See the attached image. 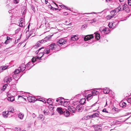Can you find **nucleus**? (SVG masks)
<instances>
[{
    "label": "nucleus",
    "mask_w": 131,
    "mask_h": 131,
    "mask_svg": "<svg viewBox=\"0 0 131 131\" xmlns=\"http://www.w3.org/2000/svg\"><path fill=\"white\" fill-rule=\"evenodd\" d=\"M100 31L102 33L105 34H107L110 32L109 29L108 28H100Z\"/></svg>",
    "instance_id": "obj_1"
},
{
    "label": "nucleus",
    "mask_w": 131,
    "mask_h": 131,
    "mask_svg": "<svg viewBox=\"0 0 131 131\" xmlns=\"http://www.w3.org/2000/svg\"><path fill=\"white\" fill-rule=\"evenodd\" d=\"M67 43V41L62 39H61L59 40L57 43V44L59 46H61L62 45Z\"/></svg>",
    "instance_id": "obj_2"
},
{
    "label": "nucleus",
    "mask_w": 131,
    "mask_h": 131,
    "mask_svg": "<svg viewBox=\"0 0 131 131\" xmlns=\"http://www.w3.org/2000/svg\"><path fill=\"white\" fill-rule=\"evenodd\" d=\"M124 10L127 12H129L130 11V9L128 7L127 5L125 4L123 5V6H121V10Z\"/></svg>",
    "instance_id": "obj_3"
},
{
    "label": "nucleus",
    "mask_w": 131,
    "mask_h": 131,
    "mask_svg": "<svg viewBox=\"0 0 131 131\" xmlns=\"http://www.w3.org/2000/svg\"><path fill=\"white\" fill-rule=\"evenodd\" d=\"M9 112L8 111L3 112V117L5 118H7L8 117H10L12 116V114L10 115V114Z\"/></svg>",
    "instance_id": "obj_4"
},
{
    "label": "nucleus",
    "mask_w": 131,
    "mask_h": 131,
    "mask_svg": "<svg viewBox=\"0 0 131 131\" xmlns=\"http://www.w3.org/2000/svg\"><path fill=\"white\" fill-rule=\"evenodd\" d=\"M12 80V78L10 76H7L5 77L4 79V82L7 83H9Z\"/></svg>",
    "instance_id": "obj_5"
},
{
    "label": "nucleus",
    "mask_w": 131,
    "mask_h": 131,
    "mask_svg": "<svg viewBox=\"0 0 131 131\" xmlns=\"http://www.w3.org/2000/svg\"><path fill=\"white\" fill-rule=\"evenodd\" d=\"M27 100L30 102H34L36 99L35 97L32 96H29L27 97Z\"/></svg>",
    "instance_id": "obj_6"
},
{
    "label": "nucleus",
    "mask_w": 131,
    "mask_h": 131,
    "mask_svg": "<svg viewBox=\"0 0 131 131\" xmlns=\"http://www.w3.org/2000/svg\"><path fill=\"white\" fill-rule=\"evenodd\" d=\"M94 38L93 35H88L85 36L84 38V40L85 41H87Z\"/></svg>",
    "instance_id": "obj_7"
},
{
    "label": "nucleus",
    "mask_w": 131,
    "mask_h": 131,
    "mask_svg": "<svg viewBox=\"0 0 131 131\" xmlns=\"http://www.w3.org/2000/svg\"><path fill=\"white\" fill-rule=\"evenodd\" d=\"M95 131H102V127L100 125H96L94 126Z\"/></svg>",
    "instance_id": "obj_8"
},
{
    "label": "nucleus",
    "mask_w": 131,
    "mask_h": 131,
    "mask_svg": "<svg viewBox=\"0 0 131 131\" xmlns=\"http://www.w3.org/2000/svg\"><path fill=\"white\" fill-rule=\"evenodd\" d=\"M76 110L79 112H81L83 110V107L81 105H79L76 107Z\"/></svg>",
    "instance_id": "obj_9"
},
{
    "label": "nucleus",
    "mask_w": 131,
    "mask_h": 131,
    "mask_svg": "<svg viewBox=\"0 0 131 131\" xmlns=\"http://www.w3.org/2000/svg\"><path fill=\"white\" fill-rule=\"evenodd\" d=\"M68 109L72 113H74L75 110V109L73 106H69L68 107Z\"/></svg>",
    "instance_id": "obj_10"
},
{
    "label": "nucleus",
    "mask_w": 131,
    "mask_h": 131,
    "mask_svg": "<svg viewBox=\"0 0 131 131\" xmlns=\"http://www.w3.org/2000/svg\"><path fill=\"white\" fill-rule=\"evenodd\" d=\"M78 38V35H73L72 36L71 38V40L75 41L77 40Z\"/></svg>",
    "instance_id": "obj_11"
},
{
    "label": "nucleus",
    "mask_w": 131,
    "mask_h": 131,
    "mask_svg": "<svg viewBox=\"0 0 131 131\" xmlns=\"http://www.w3.org/2000/svg\"><path fill=\"white\" fill-rule=\"evenodd\" d=\"M44 54V53H43V52H40L38 54L37 56L36 57L37 58V59H41V58L42 56Z\"/></svg>",
    "instance_id": "obj_12"
},
{
    "label": "nucleus",
    "mask_w": 131,
    "mask_h": 131,
    "mask_svg": "<svg viewBox=\"0 0 131 131\" xmlns=\"http://www.w3.org/2000/svg\"><path fill=\"white\" fill-rule=\"evenodd\" d=\"M56 45L54 43H52L50 45L49 48L51 50H54L57 47Z\"/></svg>",
    "instance_id": "obj_13"
},
{
    "label": "nucleus",
    "mask_w": 131,
    "mask_h": 131,
    "mask_svg": "<svg viewBox=\"0 0 131 131\" xmlns=\"http://www.w3.org/2000/svg\"><path fill=\"white\" fill-rule=\"evenodd\" d=\"M31 63H32V62L30 61L26 66V67L27 70H29L32 68L31 67V65L32 64Z\"/></svg>",
    "instance_id": "obj_14"
},
{
    "label": "nucleus",
    "mask_w": 131,
    "mask_h": 131,
    "mask_svg": "<svg viewBox=\"0 0 131 131\" xmlns=\"http://www.w3.org/2000/svg\"><path fill=\"white\" fill-rule=\"evenodd\" d=\"M100 114V112H98L92 114L91 115L92 117V118H95L96 117H99V116Z\"/></svg>",
    "instance_id": "obj_15"
},
{
    "label": "nucleus",
    "mask_w": 131,
    "mask_h": 131,
    "mask_svg": "<svg viewBox=\"0 0 131 131\" xmlns=\"http://www.w3.org/2000/svg\"><path fill=\"white\" fill-rule=\"evenodd\" d=\"M20 70L23 72L25 69L26 68V65L24 64H21L19 68Z\"/></svg>",
    "instance_id": "obj_16"
},
{
    "label": "nucleus",
    "mask_w": 131,
    "mask_h": 131,
    "mask_svg": "<svg viewBox=\"0 0 131 131\" xmlns=\"http://www.w3.org/2000/svg\"><path fill=\"white\" fill-rule=\"evenodd\" d=\"M38 118L39 120L43 121L44 120L45 117L43 115L40 114L39 115Z\"/></svg>",
    "instance_id": "obj_17"
},
{
    "label": "nucleus",
    "mask_w": 131,
    "mask_h": 131,
    "mask_svg": "<svg viewBox=\"0 0 131 131\" xmlns=\"http://www.w3.org/2000/svg\"><path fill=\"white\" fill-rule=\"evenodd\" d=\"M44 43H45V42L44 40L42 39L38 41L36 43V45L38 47H39L41 45Z\"/></svg>",
    "instance_id": "obj_18"
},
{
    "label": "nucleus",
    "mask_w": 131,
    "mask_h": 131,
    "mask_svg": "<svg viewBox=\"0 0 131 131\" xmlns=\"http://www.w3.org/2000/svg\"><path fill=\"white\" fill-rule=\"evenodd\" d=\"M56 101L58 102V104L60 105H62L63 102L62 100V98H58L56 100Z\"/></svg>",
    "instance_id": "obj_19"
},
{
    "label": "nucleus",
    "mask_w": 131,
    "mask_h": 131,
    "mask_svg": "<svg viewBox=\"0 0 131 131\" xmlns=\"http://www.w3.org/2000/svg\"><path fill=\"white\" fill-rule=\"evenodd\" d=\"M37 59V57H33L31 59V61H30L31 62H32V63H31V64L32 65H31V67H32L33 66L34 64V63L36 61V59Z\"/></svg>",
    "instance_id": "obj_20"
},
{
    "label": "nucleus",
    "mask_w": 131,
    "mask_h": 131,
    "mask_svg": "<svg viewBox=\"0 0 131 131\" xmlns=\"http://www.w3.org/2000/svg\"><path fill=\"white\" fill-rule=\"evenodd\" d=\"M110 90L109 89L105 88L103 89V92L105 94H108L110 92Z\"/></svg>",
    "instance_id": "obj_21"
},
{
    "label": "nucleus",
    "mask_w": 131,
    "mask_h": 131,
    "mask_svg": "<svg viewBox=\"0 0 131 131\" xmlns=\"http://www.w3.org/2000/svg\"><path fill=\"white\" fill-rule=\"evenodd\" d=\"M120 106L122 107L125 108L126 107V103L123 102H121L119 103Z\"/></svg>",
    "instance_id": "obj_22"
},
{
    "label": "nucleus",
    "mask_w": 131,
    "mask_h": 131,
    "mask_svg": "<svg viewBox=\"0 0 131 131\" xmlns=\"http://www.w3.org/2000/svg\"><path fill=\"white\" fill-rule=\"evenodd\" d=\"M70 104V102L69 101H64L63 102L62 105L65 107L67 106Z\"/></svg>",
    "instance_id": "obj_23"
},
{
    "label": "nucleus",
    "mask_w": 131,
    "mask_h": 131,
    "mask_svg": "<svg viewBox=\"0 0 131 131\" xmlns=\"http://www.w3.org/2000/svg\"><path fill=\"white\" fill-rule=\"evenodd\" d=\"M121 10V5H119L118 7H117L115 9V13L118 12L119 11H122Z\"/></svg>",
    "instance_id": "obj_24"
},
{
    "label": "nucleus",
    "mask_w": 131,
    "mask_h": 131,
    "mask_svg": "<svg viewBox=\"0 0 131 131\" xmlns=\"http://www.w3.org/2000/svg\"><path fill=\"white\" fill-rule=\"evenodd\" d=\"M57 111L60 114H62L63 113L62 108L61 107H58L57 109Z\"/></svg>",
    "instance_id": "obj_25"
},
{
    "label": "nucleus",
    "mask_w": 131,
    "mask_h": 131,
    "mask_svg": "<svg viewBox=\"0 0 131 131\" xmlns=\"http://www.w3.org/2000/svg\"><path fill=\"white\" fill-rule=\"evenodd\" d=\"M52 36V35H49L47 37L45 38L44 39H43L44 41L45 42H46L48 40H49V39Z\"/></svg>",
    "instance_id": "obj_26"
},
{
    "label": "nucleus",
    "mask_w": 131,
    "mask_h": 131,
    "mask_svg": "<svg viewBox=\"0 0 131 131\" xmlns=\"http://www.w3.org/2000/svg\"><path fill=\"white\" fill-rule=\"evenodd\" d=\"M15 100V98L14 96H12L8 98L7 100L9 101H10L11 102H13Z\"/></svg>",
    "instance_id": "obj_27"
},
{
    "label": "nucleus",
    "mask_w": 131,
    "mask_h": 131,
    "mask_svg": "<svg viewBox=\"0 0 131 131\" xmlns=\"http://www.w3.org/2000/svg\"><path fill=\"white\" fill-rule=\"evenodd\" d=\"M93 95L91 94H88L86 96V99L88 101L91 99L93 98Z\"/></svg>",
    "instance_id": "obj_28"
},
{
    "label": "nucleus",
    "mask_w": 131,
    "mask_h": 131,
    "mask_svg": "<svg viewBox=\"0 0 131 131\" xmlns=\"http://www.w3.org/2000/svg\"><path fill=\"white\" fill-rule=\"evenodd\" d=\"M50 52V49L47 48H46L44 50V51L43 52V53H44V54H48Z\"/></svg>",
    "instance_id": "obj_29"
},
{
    "label": "nucleus",
    "mask_w": 131,
    "mask_h": 131,
    "mask_svg": "<svg viewBox=\"0 0 131 131\" xmlns=\"http://www.w3.org/2000/svg\"><path fill=\"white\" fill-rule=\"evenodd\" d=\"M8 111L9 112V113L10 114V115L12 114V113H13L14 112V108L13 107H11Z\"/></svg>",
    "instance_id": "obj_30"
},
{
    "label": "nucleus",
    "mask_w": 131,
    "mask_h": 131,
    "mask_svg": "<svg viewBox=\"0 0 131 131\" xmlns=\"http://www.w3.org/2000/svg\"><path fill=\"white\" fill-rule=\"evenodd\" d=\"M9 66H3L0 67V70L2 69V70H4L8 68Z\"/></svg>",
    "instance_id": "obj_31"
},
{
    "label": "nucleus",
    "mask_w": 131,
    "mask_h": 131,
    "mask_svg": "<svg viewBox=\"0 0 131 131\" xmlns=\"http://www.w3.org/2000/svg\"><path fill=\"white\" fill-rule=\"evenodd\" d=\"M99 93V92L98 91L95 90H93L92 91V94L93 96L97 95Z\"/></svg>",
    "instance_id": "obj_32"
},
{
    "label": "nucleus",
    "mask_w": 131,
    "mask_h": 131,
    "mask_svg": "<svg viewBox=\"0 0 131 131\" xmlns=\"http://www.w3.org/2000/svg\"><path fill=\"white\" fill-rule=\"evenodd\" d=\"M85 101V99L84 98L81 99L79 101V103L82 104H84Z\"/></svg>",
    "instance_id": "obj_33"
},
{
    "label": "nucleus",
    "mask_w": 131,
    "mask_h": 131,
    "mask_svg": "<svg viewBox=\"0 0 131 131\" xmlns=\"http://www.w3.org/2000/svg\"><path fill=\"white\" fill-rule=\"evenodd\" d=\"M47 103L50 105H52L53 102L51 99H49L47 100Z\"/></svg>",
    "instance_id": "obj_34"
},
{
    "label": "nucleus",
    "mask_w": 131,
    "mask_h": 131,
    "mask_svg": "<svg viewBox=\"0 0 131 131\" xmlns=\"http://www.w3.org/2000/svg\"><path fill=\"white\" fill-rule=\"evenodd\" d=\"M24 116V114L22 113H20L18 114V116L20 119H22L23 118Z\"/></svg>",
    "instance_id": "obj_35"
},
{
    "label": "nucleus",
    "mask_w": 131,
    "mask_h": 131,
    "mask_svg": "<svg viewBox=\"0 0 131 131\" xmlns=\"http://www.w3.org/2000/svg\"><path fill=\"white\" fill-rule=\"evenodd\" d=\"M64 115L67 117H68L69 115V112L68 111H66V112L65 111L63 112Z\"/></svg>",
    "instance_id": "obj_36"
},
{
    "label": "nucleus",
    "mask_w": 131,
    "mask_h": 131,
    "mask_svg": "<svg viewBox=\"0 0 131 131\" xmlns=\"http://www.w3.org/2000/svg\"><path fill=\"white\" fill-rule=\"evenodd\" d=\"M100 37V35L99 34L97 33L95 35V38L96 39H97V40H98L99 39Z\"/></svg>",
    "instance_id": "obj_37"
},
{
    "label": "nucleus",
    "mask_w": 131,
    "mask_h": 131,
    "mask_svg": "<svg viewBox=\"0 0 131 131\" xmlns=\"http://www.w3.org/2000/svg\"><path fill=\"white\" fill-rule=\"evenodd\" d=\"M20 70L19 69H17L14 72V73H15V74H17L20 71Z\"/></svg>",
    "instance_id": "obj_38"
},
{
    "label": "nucleus",
    "mask_w": 131,
    "mask_h": 131,
    "mask_svg": "<svg viewBox=\"0 0 131 131\" xmlns=\"http://www.w3.org/2000/svg\"><path fill=\"white\" fill-rule=\"evenodd\" d=\"M113 23L112 22H110L108 24V26L110 28H112L113 27Z\"/></svg>",
    "instance_id": "obj_39"
},
{
    "label": "nucleus",
    "mask_w": 131,
    "mask_h": 131,
    "mask_svg": "<svg viewBox=\"0 0 131 131\" xmlns=\"http://www.w3.org/2000/svg\"><path fill=\"white\" fill-rule=\"evenodd\" d=\"M113 17H114V16H111L110 15H108L106 17V18L107 19L109 20L112 18Z\"/></svg>",
    "instance_id": "obj_40"
},
{
    "label": "nucleus",
    "mask_w": 131,
    "mask_h": 131,
    "mask_svg": "<svg viewBox=\"0 0 131 131\" xmlns=\"http://www.w3.org/2000/svg\"><path fill=\"white\" fill-rule=\"evenodd\" d=\"M90 23H93L94 22H96L97 21V20L95 18H94L93 19V20H90Z\"/></svg>",
    "instance_id": "obj_41"
},
{
    "label": "nucleus",
    "mask_w": 131,
    "mask_h": 131,
    "mask_svg": "<svg viewBox=\"0 0 131 131\" xmlns=\"http://www.w3.org/2000/svg\"><path fill=\"white\" fill-rule=\"evenodd\" d=\"M90 116H85L82 119L83 120H86L90 118Z\"/></svg>",
    "instance_id": "obj_42"
},
{
    "label": "nucleus",
    "mask_w": 131,
    "mask_h": 131,
    "mask_svg": "<svg viewBox=\"0 0 131 131\" xmlns=\"http://www.w3.org/2000/svg\"><path fill=\"white\" fill-rule=\"evenodd\" d=\"M19 26L21 27H23L25 26V24L24 23H20L19 24Z\"/></svg>",
    "instance_id": "obj_43"
},
{
    "label": "nucleus",
    "mask_w": 131,
    "mask_h": 131,
    "mask_svg": "<svg viewBox=\"0 0 131 131\" xmlns=\"http://www.w3.org/2000/svg\"><path fill=\"white\" fill-rule=\"evenodd\" d=\"M9 39H11V38L9 37H7V40H6L5 42V43L7 44L8 42V40Z\"/></svg>",
    "instance_id": "obj_44"
},
{
    "label": "nucleus",
    "mask_w": 131,
    "mask_h": 131,
    "mask_svg": "<svg viewBox=\"0 0 131 131\" xmlns=\"http://www.w3.org/2000/svg\"><path fill=\"white\" fill-rule=\"evenodd\" d=\"M7 96L8 98L9 97H10V96H12V95H11L9 93V92H8L7 93Z\"/></svg>",
    "instance_id": "obj_45"
},
{
    "label": "nucleus",
    "mask_w": 131,
    "mask_h": 131,
    "mask_svg": "<svg viewBox=\"0 0 131 131\" xmlns=\"http://www.w3.org/2000/svg\"><path fill=\"white\" fill-rule=\"evenodd\" d=\"M60 6L61 8H62L67 9V7H66L64 5H60Z\"/></svg>",
    "instance_id": "obj_46"
},
{
    "label": "nucleus",
    "mask_w": 131,
    "mask_h": 131,
    "mask_svg": "<svg viewBox=\"0 0 131 131\" xmlns=\"http://www.w3.org/2000/svg\"><path fill=\"white\" fill-rule=\"evenodd\" d=\"M43 49V48H39V49H38V50L37 51H36V52H35V53L37 54H38V53L39 51L40 50H41V49Z\"/></svg>",
    "instance_id": "obj_47"
},
{
    "label": "nucleus",
    "mask_w": 131,
    "mask_h": 131,
    "mask_svg": "<svg viewBox=\"0 0 131 131\" xmlns=\"http://www.w3.org/2000/svg\"><path fill=\"white\" fill-rule=\"evenodd\" d=\"M24 19L23 18H21L20 19V23H24Z\"/></svg>",
    "instance_id": "obj_48"
},
{
    "label": "nucleus",
    "mask_w": 131,
    "mask_h": 131,
    "mask_svg": "<svg viewBox=\"0 0 131 131\" xmlns=\"http://www.w3.org/2000/svg\"><path fill=\"white\" fill-rule=\"evenodd\" d=\"M23 96H24V95H18V98L21 97L23 99H24L25 100H26V99L24 98L23 97Z\"/></svg>",
    "instance_id": "obj_49"
},
{
    "label": "nucleus",
    "mask_w": 131,
    "mask_h": 131,
    "mask_svg": "<svg viewBox=\"0 0 131 131\" xmlns=\"http://www.w3.org/2000/svg\"><path fill=\"white\" fill-rule=\"evenodd\" d=\"M8 86L7 84H5L3 86V89H5Z\"/></svg>",
    "instance_id": "obj_50"
},
{
    "label": "nucleus",
    "mask_w": 131,
    "mask_h": 131,
    "mask_svg": "<svg viewBox=\"0 0 131 131\" xmlns=\"http://www.w3.org/2000/svg\"><path fill=\"white\" fill-rule=\"evenodd\" d=\"M128 5L131 6V0H128Z\"/></svg>",
    "instance_id": "obj_51"
},
{
    "label": "nucleus",
    "mask_w": 131,
    "mask_h": 131,
    "mask_svg": "<svg viewBox=\"0 0 131 131\" xmlns=\"http://www.w3.org/2000/svg\"><path fill=\"white\" fill-rule=\"evenodd\" d=\"M127 101L128 103L131 104V97L129 98L127 100Z\"/></svg>",
    "instance_id": "obj_52"
},
{
    "label": "nucleus",
    "mask_w": 131,
    "mask_h": 131,
    "mask_svg": "<svg viewBox=\"0 0 131 131\" xmlns=\"http://www.w3.org/2000/svg\"><path fill=\"white\" fill-rule=\"evenodd\" d=\"M102 112H105L106 113H108V112L107 111H106V109L105 108L104 109L102 110Z\"/></svg>",
    "instance_id": "obj_53"
},
{
    "label": "nucleus",
    "mask_w": 131,
    "mask_h": 131,
    "mask_svg": "<svg viewBox=\"0 0 131 131\" xmlns=\"http://www.w3.org/2000/svg\"><path fill=\"white\" fill-rule=\"evenodd\" d=\"M20 38H21V37H19V38L18 39H17V40H16L15 41V43H17L18 42V40H19L20 39Z\"/></svg>",
    "instance_id": "obj_54"
},
{
    "label": "nucleus",
    "mask_w": 131,
    "mask_h": 131,
    "mask_svg": "<svg viewBox=\"0 0 131 131\" xmlns=\"http://www.w3.org/2000/svg\"><path fill=\"white\" fill-rule=\"evenodd\" d=\"M43 113L45 115H47L48 114V112L46 111H45V110H44Z\"/></svg>",
    "instance_id": "obj_55"
},
{
    "label": "nucleus",
    "mask_w": 131,
    "mask_h": 131,
    "mask_svg": "<svg viewBox=\"0 0 131 131\" xmlns=\"http://www.w3.org/2000/svg\"><path fill=\"white\" fill-rule=\"evenodd\" d=\"M17 75L16 74L14 73L13 75V77L14 78H15L16 77H17Z\"/></svg>",
    "instance_id": "obj_56"
},
{
    "label": "nucleus",
    "mask_w": 131,
    "mask_h": 131,
    "mask_svg": "<svg viewBox=\"0 0 131 131\" xmlns=\"http://www.w3.org/2000/svg\"><path fill=\"white\" fill-rule=\"evenodd\" d=\"M14 2L16 4H17L18 3V1L17 0H14Z\"/></svg>",
    "instance_id": "obj_57"
},
{
    "label": "nucleus",
    "mask_w": 131,
    "mask_h": 131,
    "mask_svg": "<svg viewBox=\"0 0 131 131\" xmlns=\"http://www.w3.org/2000/svg\"><path fill=\"white\" fill-rule=\"evenodd\" d=\"M26 10L25 9L23 11V12L22 13V14L23 15H24L26 13Z\"/></svg>",
    "instance_id": "obj_58"
},
{
    "label": "nucleus",
    "mask_w": 131,
    "mask_h": 131,
    "mask_svg": "<svg viewBox=\"0 0 131 131\" xmlns=\"http://www.w3.org/2000/svg\"><path fill=\"white\" fill-rule=\"evenodd\" d=\"M36 115L34 113L32 115V116L34 118L36 117Z\"/></svg>",
    "instance_id": "obj_59"
},
{
    "label": "nucleus",
    "mask_w": 131,
    "mask_h": 131,
    "mask_svg": "<svg viewBox=\"0 0 131 131\" xmlns=\"http://www.w3.org/2000/svg\"><path fill=\"white\" fill-rule=\"evenodd\" d=\"M43 99H41V100H40V101H42L43 102L46 103V100H44L43 101L42 100Z\"/></svg>",
    "instance_id": "obj_60"
},
{
    "label": "nucleus",
    "mask_w": 131,
    "mask_h": 131,
    "mask_svg": "<svg viewBox=\"0 0 131 131\" xmlns=\"http://www.w3.org/2000/svg\"><path fill=\"white\" fill-rule=\"evenodd\" d=\"M66 25L71 26L72 25V23H69V24H66Z\"/></svg>",
    "instance_id": "obj_61"
},
{
    "label": "nucleus",
    "mask_w": 131,
    "mask_h": 131,
    "mask_svg": "<svg viewBox=\"0 0 131 131\" xmlns=\"http://www.w3.org/2000/svg\"><path fill=\"white\" fill-rule=\"evenodd\" d=\"M64 15H68V13L67 12H66L64 13Z\"/></svg>",
    "instance_id": "obj_62"
},
{
    "label": "nucleus",
    "mask_w": 131,
    "mask_h": 131,
    "mask_svg": "<svg viewBox=\"0 0 131 131\" xmlns=\"http://www.w3.org/2000/svg\"><path fill=\"white\" fill-rule=\"evenodd\" d=\"M20 30V29L19 28H18L17 29V30H16V32H17V31H19Z\"/></svg>",
    "instance_id": "obj_63"
},
{
    "label": "nucleus",
    "mask_w": 131,
    "mask_h": 131,
    "mask_svg": "<svg viewBox=\"0 0 131 131\" xmlns=\"http://www.w3.org/2000/svg\"><path fill=\"white\" fill-rule=\"evenodd\" d=\"M112 0H106L107 2H109L111 1Z\"/></svg>",
    "instance_id": "obj_64"
}]
</instances>
